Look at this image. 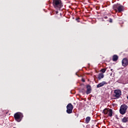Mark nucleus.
I'll return each instance as SVG.
<instances>
[{"instance_id": "1", "label": "nucleus", "mask_w": 128, "mask_h": 128, "mask_svg": "<svg viewBox=\"0 0 128 128\" xmlns=\"http://www.w3.org/2000/svg\"><path fill=\"white\" fill-rule=\"evenodd\" d=\"M52 4L54 8L57 10H60L62 8V0H53Z\"/></svg>"}, {"instance_id": "2", "label": "nucleus", "mask_w": 128, "mask_h": 128, "mask_svg": "<svg viewBox=\"0 0 128 128\" xmlns=\"http://www.w3.org/2000/svg\"><path fill=\"white\" fill-rule=\"evenodd\" d=\"M14 118L16 122H20L22 120V118H24V114L20 112H16L14 114Z\"/></svg>"}, {"instance_id": "3", "label": "nucleus", "mask_w": 128, "mask_h": 128, "mask_svg": "<svg viewBox=\"0 0 128 128\" xmlns=\"http://www.w3.org/2000/svg\"><path fill=\"white\" fill-rule=\"evenodd\" d=\"M113 8L114 10L116 12H124V6L118 4L114 5Z\"/></svg>"}, {"instance_id": "4", "label": "nucleus", "mask_w": 128, "mask_h": 128, "mask_svg": "<svg viewBox=\"0 0 128 128\" xmlns=\"http://www.w3.org/2000/svg\"><path fill=\"white\" fill-rule=\"evenodd\" d=\"M128 110V106L126 104H122L120 109V112L121 114H124Z\"/></svg>"}, {"instance_id": "5", "label": "nucleus", "mask_w": 128, "mask_h": 128, "mask_svg": "<svg viewBox=\"0 0 128 128\" xmlns=\"http://www.w3.org/2000/svg\"><path fill=\"white\" fill-rule=\"evenodd\" d=\"M122 96V90H115L113 94V96L116 98H120V97Z\"/></svg>"}, {"instance_id": "6", "label": "nucleus", "mask_w": 128, "mask_h": 128, "mask_svg": "<svg viewBox=\"0 0 128 128\" xmlns=\"http://www.w3.org/2000/svg\"><path fill=\"white\" fill-rule=\"evenodd\" d=\"M102 113L104 114H108V116H112V110L106 108L103 110Z\"/></svg>"}, {"instance_id": "7", "label": "nucleus", "mask_w": 128, "mask_h": 128, "mask_svg": "<svg viewBox=\"0 0 128 128\" xmlns=\"http://www.w3.org/2000/svg\"><path fill=\"white\" fill-rule=\"evenodd\" d=\"M66 112L67 114H72V110H74V106L72 104H68L66 106Z\"/></svg>"}, {"instance_id": "8", "label": "nucleus", "mask_w": 128, "mask_h": 128, "mask_svg": "<svg viewBox=\"0 0 128 128\" xmlns=\"http://www.w3.org/2000/svg\"><path fill=\"white\" fill-rule=\"evenodd\" d=\"M86 94H90L92 92V86H90V84H88L86 86Z\"/></svg>"}, {"instance_id": "9", "label": "nucleus", "mask_w": 128, "mask_h": 128, "mask_svg": "<svg viewBox=\"0 0 128 128\" xmlns=\"http://www.w3.org/2000/svg\"><path fill=\"white\" fill-rule=\"evenodd\" d=\"M128 58H124L122 60V65L124 66H128Z\"/></svg>"}, {"instance_id": "10", "label": "nucleus", "mask_w": 128, "mask_h": 128, "mask_svg": "<svg viewBox=\"0 0 128 128\" xmlns=\"http://www.w3.org/2000/svg\"><path fill=\"white\" fill-rule=\"evenodd\" d=\"M106 84L108 83L106 82H102L100 83L97 85L96 88H102V86H104V84Z\"/></svg>"}, {"instance_id": "11", "label": "nucleus", "mask_w": 128, "mask_h": 128, "mask_svg": "<svg viewBox=\"0 0 128 128\" xmlns=\"http://www.w3.org/2000/svg\"><path fill=\"white\" fill-rule=\"evenodd\" d=\"M118 55L114 54L112 56L113 62H118Z\"/></svg>"}, {"instance_id": "12", "label": "nucleus", "mask_w": 128, "mask_h": 128, "mask_svg": "<svg viewBox=\"0 0 128 128\" xmlns=\"http://www.w3.org/2000/svg\"><path fill=\"white\" fill-rule=\"evenodd\" d=\"M104 75L102 73H100L98 76V80H102V78H104Z\"/></svg>"}, {"instance_id": "13", "label": "nucleus", "mask_w": 128, "mask_h": 128, "mask_svg": "<svg viewBox=\"0 0 128 128\" xmlns=\"http://www.w3.org/2000/svg\"><path fill=\"white\" fill-rule=\"evenodd\" d=\"M122 122L126 124V122H128V117L124 116L123 118L122 119Z\"/></svg>"}, {"instance_id": "14", "label": "nucleus", "mask_w": 128, "mask_h": 128, "mask_svg": "<svg viewBox=\"0 0 128 128\" xmlns=\"http://www.w3.org/2000/svg\"><path fill=\"white\" fill-rule=\"evenodd\" d=\"M90 122V116L86 117L85 120L86 124H88V122Z\"/></svg>"}, {"instance_id": "15", "label": "nucleus", "mask_w": 128, "mask_h": 128, "mask_svg": "<svg viewBox=\"0 0 128 128\" xmlns=\"http://www.w3.org/2000/svg\"><path fill=\"white\" fill-rule=\"evenodd\" d=\"M106 68H103L100 70V72H102V74H104L106 72Z\"/></svg>"}, {"instance_id": "16", "label": "nucleus", "mask_w": 128, "mask_h": 128, "mask_svg": "<svg viewBox=\"0 0 128 128\" xmlns=\"http://www.w3.org/2000/svg\"><path fill=\"white\" fill-rule=\"evenodd\" d=\"M109 22H112V18L109 19Z\"/></svg>"}, {"instance_id": "17", "label": "nucleus", "mask_w": 128, "mask_h": 128, "mask_svg": "<svg viewBox=\"0 0 128 128\" xmlns=\"http://www.w3.org/2000/svg\"><path fill=\"white\" fill-rule=\"evenodd\" d=\"M58 14V11H56V14Z\"/></svg>"}, {"instance_id": "18", "label": "nucleus", "mask_w": 128, "mask_h": 128, "mask_svg": "<svg viewBox=\"0 0 128 128\" xmlns=\"http://www.w3.org/2000/svg\"><path fill=\"white\" fill-rule=\"evenodd\" d=\"M76 75L78 76V78H80V76L78 74V73H76Z\"/></svg>"}, {"instance_id": "19", "label": "nucleus", "mask_w": 128, "mask_h": 128, "mask_svg": "<svg viewBox=\"0 0 128 128\" xmlns=\"http://www.w3.org/2000/svg\"><path fill=\"white\" fill-rule=\"evenodd\" d=\"M75 116H77V118H78V114H75Z\"/></svg>"}, {"instance_id": "20", "label": "nucleus", "mask_w": 128, "mask_h": 128, "mask_svg": "<svg viewBox=\"0 0 128 128\" xmlns=\"http://www.w3.org/2000/svg\"><path fill=\"white\" fill-rule=\"evenodd\" d=\"M119 128H124L122 126H120Z\"/></svg>"}, {"instance_id": "21", "label": "nucleus", "mask_w": 128, "mask_h": 128, "mask_svg": "<svg viewBox=\"0 0 128 128\" xmlns=\"http://www.w3.org/2000/svg\"><path fill=\"white\" fill-rule=\"evenodd\" d=\"M81 80H84V78H82Z\"/></svg>"}, {"instance_id": "22", "label": "nucleus", "mask_w": 128, "mask_h": 128, "mask_svg": "<svg viewBox=\"0 0 128 128\" xmlns=\"http://www.w3.org/2000/svg\"><path fill=\"white\" fill-rule=\"evenodd\" d=\"M116 118H117V120H118V116H116Z\"/></svg>"}, {"instance_id": "23", "label": "nucleus", "mask_w": 128, "mask_h": 128, "mask_svg": "<svg viewBox=\"0 0 128 128\" xmlns=\"http://www.w3.org/2000/svg\"><path fill=\"white\" fill-rule=\"evenodd\" d=\"M105 18H108V17H106V16H105Z\"/></svg>"}, {"instance_id": "24", "label": "nucleus", "mask_w": 128, "mask_h": 128, "mask_svg": "<svg viewBox=\"0 0 128 128\" xmlns=\"http://www.w3.org/2000/svg\"><path fill=\"white\" fill-rule=\"evenodd\" d=\"M111 72H112V69H110Z\"/></svg>"}, {"instance_id": "25", "label": "nucleus", "mask_w": 128, "mask_h": 128, "mask_svg": "<svg viewBox=\"0 0 128 128\" xmlns=\"http://www.w3.org/2000/svg\"><path fill=\"white\" fill-rule=\"evenodd\" d=\"M83 82H84L86 81L85 80H82Z\"/></svg>"}]
</instances>
